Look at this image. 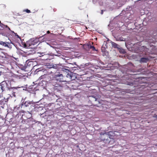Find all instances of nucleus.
<instances>
[{"mask_svg": "<svg viewBox=\"0 0 157 157\" xmlns=\"http://www.w3.org/2000/svg\"><path fill=\"white\" fill-rule=\"evenodd\" d=\"M148 60V59L147 58L144 57L141 58L140 59V62L143 63H147Z\"/></svg>", "mask_w": 157, "mask_h": 157, "instance_id": "nucleus-7", "label": "nucleus"}, {"mask_svg": "<svg viewBox=\"0 0 157 157\" xmlns=\"http://www.w3.org/2000/svg\"><path fill=\"white\" fill-rule=\"evenodd\" d=\"M6 27L8 28L9 29V30H10V28H9V27H8L7 25H6Z\"/></svg>", "mask_w": 157, "mask_h": 157, "instance_id": "nucleus-19", "label": "nucleus"}, {"mask_svg": "<svg viewBox=\"0 0 157 157\" xmlns=\"http://www.w3.org/2000/svg\"><path fill=\"white\" fill-rule=\"evenodd\" d=\"M32 101H25V103H24V105L27 107V106H29V105H30L31 104H32Z\"/></svg>", "mask_w": 157, "mask_h": 157, "instance_id": "nucleus-8", "label": "nucleus"}, {"mask_svg": "<svg viewBox=\"0 0 157 157\" xmlns=\"http://www.w3.org/2000/svg\"><path fill=\"white\" fill-rule=\"evenodd\" d=\"M90 49H92L93 51L96 50L95 47L94 46H90Z\"/></svg>", "mask_w": 157, "mask_h": 157, "instance_id": "nucleus-10", "label": "nucleus"}, {"mask_svg": "<svg viewBox=\"0 0 157 157\" xmlns=\"http://www.w3.org/2000/svg\"><path fill=\"white\" fill-rule=\"evenodd\" d=\"M154 117L157 119V115H155L154 116Z\"/></svg>", "mask_w": 157, "mask_h": 157, "instance_id": "nucleus-16", "label": "nucleus"}, {"mask_svg": "<svg viewBox=\"0 0 157 157\" xmlns=\"http://www.w3.org/2000/svg\"><path fill=\"white\" fill-rule=\"evenodd\" d=\"M73 75L68 74L66 76L63 77L62 74L60 72L56 73L54 78L55 80L59 82H68L73 79H74L75 77H73Z\"/></svg>", "mask_w": 157, "mask_h": 157, "instance_id": "nucleus-1", "label": "nucleus"}, {"mask_svg": "<svg viewBox=\"0 0 157 157\" xmlns=\"http://www.w3.org/2000/svg\"><path fill=\"white\" fill-rule=\"evenodd\" d=\"M54 11H56V10H54Z\"/></svg>", "mask_w": 157, "mask_h": 157, "instance_id": "nucleus-21", "label": "nucleus"}, {"mask_svg": "<svg viewBox=\"0 0 157 157\" xmlns=\"http://www.w3.org/2000/svg\"><path fill=\"white\" fill-rule=\"evenodd\" d=\"M22 112L23 113H24L25 112V111H22Z\"/></svg>", "mask_w": 157, "mask_h": 157, "instance_id": "nucleus-20", "label": "nucleus"}, {"mask_svg": "<svg viewBox=\"0 0 157 157\" xmlns=\"http://www.w3.org/2000/svg\"><path fill=\"white\" fill-rule=\"evenodd\" d=\"M112 46L115 48H118V45L116 43L112 42H111Z\"/></svg>", "mask_w": 157, "mask_h": 157, "instance_id": "nucleus-9", "label": "nucleus"}, {"mask_svg": "<svg viewBox=\"0 0 157 157\" xmlns=\"http://www.w3.org/2000/svg\"><path fill=\"white\" fill-rule=\"evenodd\" d=\"M0 44L5 47H7L10 48H11V46L10 45H8V44H10L9 42L6 43L2 41H0Z\"/></svg>", "mask_w": 157, "mask_h": 157, "instance_id": "nucleus-4", "label": "nucleus"}, {"mask_svg": "<svg viewBox=\"0 0 157 157\" xmlns=\"http://www.w3.org/2000/svg\"><path fill=\"white\" fill-rule=\"evenodd\" d=\"M42 58L41 59L43 60H47L48 59L49 55L48 54H44L43 55H41Z\"/></svg>", "mask_w": 157, "mask_h": 157, "instance_id": "nucleus-6", "label": "nucleus"}, {"mask_svg": "<svg viewBox=\"0 0 157 157\" xmlns=\"http://www.w3.org/2000/svg\"><path fill=\"white\" fill-rule=\"evenodd\" d=\"M23 11L26 12V13H29L31 12L28 9L25 10Z\"/></svg>", "mask_w": 157, "mask_h": 157, "instance_id": "nucleus-11", "label": "nucleus"}, {"mask_svg": "<svg viewBox=\"0 0 157 157\" xmlns=\"http://www.w3.org/2000/svg\"><path fill=\"white\" fill-rule=\"evenodd\" d=\"M15 89V87H12L11 86L10 82L9 81H2L0 83V98H2L3 92L6 89L10 90L12 89Z\"/></svg>", "mask_w": 157, "mask_h": 157, "instance_id": "nucleus-2", "label": "nucleus"}, {"mask_svg": "<svg viewBox=\"0 0 157 157\" xmlns=\"http://www.w3.org/2000/svg\"><path fill=\"white\" fill-rule=\"evenodd\" d=\"M103 49H104V50L105 49L104 47H102L101 48V51H102V52H105V50H104V51H103Z\"/></svg>", "mask_w": 157, "mask_h": 157, "instance_id": "nucleus-13", "label": "nucleus"}, {"mask_svg": "<svg viewBox=\"0 0 157 157\" xmlns=\"http://www.w3.org/2000/svg\"><path fill=\"white\" fill-rule=\"evenodd\" d=\"M1 23V21H0V23Z\"/></svg>", "mask_w": 157, "mask_h": 157, "instance_id": "nucleus-23", "label": "nucleus"}, {"mask_svg": "<svg viewBox=\"0 0 157 157\" xmlns=\"http://www.w3.org/2000/svg\"><path fill=\"white\" fill-rule=\"evenodd\" d=\"M25 46H26V44H25V45H24V46H25Z\"/></svg>", "mask_w": 157, "mask_h": 157, "instance_id": "nucleus-22", "label": "nucleus"}, {"mask_svg": "<svg viewBox=\"0 0 157 157\" xmlns=\"http://www.w3.org/2000/svg\"><path fill=\"white\" fill-rule=\"evenodd\" d=\"M40 55L39 56L40 57H42L41 55H43L44 54L43 53H40Z\"/></svg>", "mask_w": 157, "mask_h": 157, "instance_id": "nucleus-12", "label": "nucleus"}, {"mask_svg": "<svg viewBox=\"0 0 157 157\" xmlns=\"http://www.w3.org/2000/svg\"><path fill=\"white\" fill-rule=\"evenodd\" d=\"M44 76V75H41L40 77L41 78H43V77Z\"/></svg>", "mask_w": 157, "mask_h": 157, "instance_id": "nucleus-17", "label": "nucleus"}, {"mask_svg": "<svg viewBox=\"0 0 157 157\" xmlns=\"http://www.w3.org/2000/svg\"><path fill=\"white\" fill-rule=\"evenodd\" d=\"M43 70H39L37 72H38V71H42V72H44V71H43Z\"/></svg>", "mask_w": 157, "mask_h": 157, "instance_id": "nucleus-15", "label": "nucleus"}, {"mask_svg": "<svg viewBox=\"0 0 157 157\" xmlns=\"http://www.w3.org/2000/svg\"><path fill=\"white\" fill-rule=\"evenodd\" d=\"M47 33L48 34H49V33H50V31H47Z\"/></svg>", "mask_w": 157, "mask_h": 157, "instance_id": "nucleus-18", "label": "nucleus"}, {"mask_svg": "<svg viewBox=\"0 0 157 157\" xmlns=\"http://www.w3.org/2000/svg\"><path fill=\"white\" fill-rule=\"evenodd\" d=\"M103 10H101V14H103Z\"/></svg>", "mask_w": 157, "mask_h": 157, "instance_id": "nucleus-14", "label": "nucleus"}, {"mask_svg": "<svg viewBox=\"0 0 157 157\" xmlns=\"http://www.w3.org/2000/svg\"><path fill=\"white\" fill-rule=\"evenodd\" d=\"M89 101H90L92 103L97 101V98L93 96H90L89 97ZM93 104V103H92Z\"/></svg>", "mask_w": 157, "mask_h": 157, "instance_id": "nucleus-5", "label": "nucleus"}, {"mask_svg": "<svg viewBox=\"0 0 157 157\" xmlns=\"http://www.w3.org/2000/svg\"><path fill=\"white\" fill-rule=\"evenodd\" d=\"M115 132H117L115 131H110L108 132V134L106 133H101L100 138L101 140L104 141L105 140H107L108 136H109V137L110 138H112V137L115 136L114 133Z\"/></svg>", "mask_w": 157, "mask_h": 157, "instance_id": "nucleus-3", "label": "nucleus"}]
</instances>
